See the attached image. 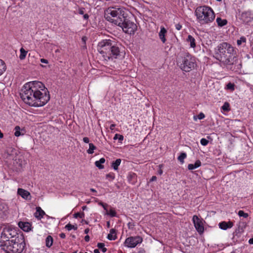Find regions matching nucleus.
Instances as JSON below:
<instances>
[{
  "label": "nucleus",
  "mask_w": 253,
  "mask_h": 253,
  "mask_svg": "<svg viewBox=\"0 0 253 253\" xmlns=\"http://www.w3.org/2000/svg\"><path fill=\"white\" fill-rule=\"evenodd\" d=\"M97 247L99 249H101L103 253H105L107 251V249L104 247L105 245H104V243H99L97 244Z\"/></svg>",
  "instance_id": "33"
},
{
  "label": "nucleus",
  "mask_w": 253,
  "mask_h": 253,
  "mask_svg": "<svg viewBox=\"0 0 253 253\" xmlns=\"http://www.w3.org/2000/svg\"><path fill=\"white\" fill-rule=\"evenodd\" d=\"M127 179L129 182L133 184L134 183L136 180V174L133 172H130L127 176Z\"/></svg>",
  "instance_id": "21"
},
{
  "label": "nucleus",
  "mask_w": 253,
  "mask_h": 253,
  "mask_svg": "<svg viewBox=\"0 0 253 253\" xmlns=\"http://www.w3.org/2000/svg\"><path fill=\"white\" fill-rule=\"evenodd\" d=\"M239 19L244 24H248L253 20V13L251 11L242 12L239 15Z\"/></svg>",
  "instance_id": "12"
},
{
  "label": "nucleus",
  "mask_w": 253,
  "mask_h": 253,
  "mask_svg": "<svg viewBox=\"0 0 253 253\" xmlns=\"http://www.w3.org/2000/svg\"><path fill=\"white\" fill-rule=\"evenodd\" d=\"M15 132H14V135L15 136H19L20 135H21V133H20V127L19 126H16L15 127Z\"/></svg>",
  "instance_id": "36"
},
{
  "label": "nucleus",
  "mask_w": 253,
  "mask_h": 253,
  "mask_svg": "<svg viewBox=\"0 0 253 253\" xmlns=\"http://www.w3.org/2000/svg\"><path fill=\"white\" fill-rule=\"evenodd\" d=\"M59 236L60 237V238L62 239H64L66 237L65 234L63 233H61V234H60Z\"/></svg>",
  "instance_id": "50"
},
{
  "label": "nucleus",
  "mask_w": 253,
  "mask_h": 253,
  "mask_svg": "<svg viewBox=\"0 0 253 253\" xmlns=\"http://www.w3.org/2000/svg\"><path fill=\"white\" fill-rule=\"evenodd\" d=\"M107 227H110V222L109 221H108L107 222Z\"/></svg>",
  "instance_id": "61"
},
{
  "label": "nucleus",
  "mask_w": 253,
  "mask_h": 253,
  "mask_svg": "<svg viewBox=\"0 0 253 253\" xmlns=\"http://www.w3.org/2000/svg\"><path fill=\"white\" fill-rule=\"evenodd\" d=\"M226 88L227 89H230V90L233 91L235 89V84L231 83H229L226 85Z\"/></svg>",
  "instance_id": "38"
},
{
  "label": "nucleus",
  "mask_w": 253,
  "mask_h": 253,
  "mask_svg": "<svg viewBox=\"0 0 253 253\" xmlns=\"http://www.w3.org/2000/svg\"><path fill=\"white\" fill-rule=\"evenodd\" d=\"M99 251L98 249H95L94 250V253H99Z\"/></svg>",
  "instance_id": "57"
},
{
  "label": "nucleus",
  "mask_w": 253,
  "mask_h": 253,
  "mask_svg": "<svg viewBox=\"0 0 253 253\" xmlns=\"http://www.w3.org/2000/svg\"><path fill=\"white\" fill-rule=\"evenodd\" d=\"M65 228L67 229L68 231H70L72 229H74V230H77L78 227L77 226V225H72L70 223H68V224H67Z\"/></svg>",
  "instance_id": "32"
},
{
  "label": "nucleus",
  "mask_w": 253,
  "mask_h": 253,
  "mask_svg": "<svg viewBox=\"0 0 253 253\" xmlns=\"http://www.w3.org/2000/svg\"><path fill=\"white\" fill-rule=\"evenodd\" d=\"M187 41L190 42V46L191 47L194 48L196 46L195 40L191 35H189L188 36Z\"/></svg>",
  "instance_id": "23"
},
{
  "label": "nucleus",
  "mask_w": 253,
  "mask_h": 253,
  "mask_svg": "<svg viewBox=\"0 0 253 253\" xmlns=\"http://www.w3.org/2000/svg\"><path fill=\"white\" fill-rule=\"evenodd\" d=\"M6 252V253H11L10 252H8V251H5Z\"/></svg>",
  "instance_id": "64"
},
{
  "label": "nucleus",
  "mask_w": 253,
  "mask_h": 253,
  "mask_svg": "<svg viewBox=\"0 0 253 253\" xmlns=\"http://www.w3.org/2000/svg\"><path fill=\"white\" fill-rule=\"evenodd\" d=\"M40 61L42 63H45V64H47L48 62L47 60L44 59V58L41 59Z\"/></svg>",
  "instance_id": "49"
},
{
  "label": "nucleus",
  "mask_w": 253,
  "mask_h": 253,
  "mask_svg": "<svg viewBox=\"0 0 253 253\" xmlns=\"http://www.w3.org/2000/svg\"><path fill=\"white\" fill-rule=\"evenodd\" d=\"M84 215H85V214L84 212H77L74 214V217H75V218L79 217L80 218H83L84 217Z\"/></svg>",
  "instance_id": "34"
},
{
  "label": "nucleus",
  "mask_w": 253,
  "mask_h": 253,
  "mask_svg": "<svg viewBox=\"0 0 253 253\" xmlns=\"http://www.w3.org/2000/svg\"><path fill=\"white\" fill-rule=\"evenodd\" d=\"M105 160L104 158H101L99 161H96L95 163V166L99 169H102L104 168V166L101 164L104 163Z\"/></svg>",
  "instance_id": "24"
},
{
  "label": "nucleus",
  "mask_w": 253,
  "mask_h": 253,
  "mask_svg": "<svg viewBox=\"0 0 253 253\" xmlns=\"http://www.w3.org/2000/svg\"><path fill=\"white\" fill-rule=\"evenodd\" d=\"M84 19L87 20V19H88L89 16H88V15L87 14H85L84 15Z\"/></svg>",
  "instance_id": "53"
},
{
  "label": "nucleus",
  "mask_w": 253,
  "mask_h": 253,
  "mask_svg": "<svg viewBox=\"0 0 253 253\" xmlns=\"http://www.w3.org/2000/svg\"><path fill=\"white\" fill-rule=\"evenodd\" d=\"M85 39L86 38L85 37H84L82 38V40L85 42Z\"/></svg>",
  "instance_id": "60"
},
{
  "label": "nucleus",
  "mask_w": 253,
  "mask_h": 253,
  "mask_svg": "<svg viewBox=\"0 0 253 253\" xmlns=\"http://www.w3.org/2000/svg\"><path fill=\"white\" fill-rule=\"evenodd\" d=\"M249 243L250 244H253V237L249 240Z\"/></svg>",
  "instance_id": "55"
},
{
  "label": "nucleus",
  "mask_w": 253,
  "mask_h": 253,
  "mask_svg": "<svg viewBox=\"0 0 253 253\" xmlns=\"http://www.w3.org/2000/svg\"><path fill=\"white\" fill-rule=\"evenodd\" d=\"M120 27L124 32L128 34H133L137 30L136 25L129 19L128 16L123 19V23Z\"/></svg>",
  "instance_id": "9"
},
{
  "label": "nucleus",
  "mask_w": 253,
  "mask_h": 253,
  "mask_svg": "<svg viewBox=\"0 0 253 253\" xmlns=\"http://www.w3.org/2000/svg\"><path fill=\"white\" fill-rule=\"evenodd\" d=\"M20 54L19 56V58L20 60H23L25 58L26 56L27 53V51H26L23 48H21L20 50Z\"/></svg>",
  "instance_id": "28"
},
{
  "label": "nucleus",
  "mask_w": 253,
  "mask_h": 253,
  "mask_svg": "<svg viewBox=\"0 0 253 253\" xmlns=\"http://www.w3.org/2000/svg\"><path fill=\"white\" fill-rule=\"evenodd\" d=\"M134 226V224L133 223L129 222L128 223V227L129 229H133V227Z\"/></svg>",
  "instance_id": "47"
},
{
  "label": "nucleus",
  "mask_w": 253,
  "mask_h": 253,
  "mask_svg": "<svg viewBox=\"0 0 253 253\" xmlns=\"http://www.w3.org/2000/svg\"><path fill=\"white\" fill-rule=\"evenodd\" d=\"M45 214V212L41 209V207L36 208V211L35 213V216L38 219H41Z\"/></svg>",
  "instance_id": "15"
},
{
  "label": "nucleus",
  "mask_w": 253,
  "mask_h": 253,
  "mask_svg": "<svg viewBox=\"0 0 253 253\" xmlns=\"http://www.w3.org/2000/svg\"><path fill=\"white\" fill-rule=\"evenodd\" d=\"M167 33V30L164 27L161 28V31L159 32V36L163 43H165L166 42V39L165 38L166 34Z\"/></svg>",
  "instance_id": "17"
},
{
  "label": "nucleus",
  "mask_w": 253,
  "mask_h": 253,
  "mask_svg": "<svg viewBox=\"0 0 253 253\" xmlns=\"http://www.w3.org/2000/svg\"><path fill=\"white\" fill-rule=\"evenodd\" d=\"M89 149L87 150L88 154H91L94 152V150L96 149V146L93 143L89 144Z\"/></svg>",
  "instance_id": "29"
},
{
  "label": "nucleus",
  "mask_w": 253,
  "mask_h": 253,
  "mask_svg": "<svg viewBox=\"0 0 253 253\" xmlns=\"http://www.w3.org/2000/svg\"><path fill=\"white\" fill-rule=\"evenodd\" d=\"M177 65L183 71L188 72L193 70L196 66L194 57L188 53H180L176 59Z\"/></svg>",
  "instance_id": "6"
},
{
  "label": "nucleus",
  "mask_w": 253,
  "mask_h": 253,
  "mask_svg": "<svg viewBox=\"0 0 253 253\" xmlns=\"http://www.w3.org/2000/svg\"><path fill=\"white\" fill-rule=\"evenodd\" d=\"M175 28L177 30H180L182 28V25L181 24H180V23H177L175 25Z\"/></svg>",
  "instance_id": "44"
},
{
  "label": "nucleus",
  "mask_w": 253,
  "mask_h": 253,
  "mask_svg": "<svg viewBox=\"0 0 253 253\" xmlns=\"http://www.w3.org/2000/svg\"><path fill=\"white\" fill-rule=\"evenodd\" d=\"M8 207L7 205L2 203L0 202V216H2L5 215L7 211Z\"/></svg>",
  "instance_id": "18"
},
{
  "label": "nucleus",
  "mask_w": 253,
  "mask_h": 253,
  "mask_svg": "<svg viewBox=\"0 0 253 253\" xmlns=\"http://www.w3.org/2000/svg\"><path fill=\"white\" fill-rule=\"evenodd\" d=\"M84 8H79V14H84Z\"/></svg>",
  "instance_id": "48"
},
{
  "label": "nucleus",
  "mask_w": 253,
  "mask_h": 253,
  "mask_svg": "<svg viewBox=\"0 0 253 253\" xmlns=\"http://www.w3.org/2000/svg\"><path fill=\"white\" fill-rule=\"evenodd\" d=\"M198 117L200 120L203 119L205 118V115L203 113H201L198 115Z\"/></svg>",
  "instance_id": "45"
},
{
  "label": "nucleus",
  "mask_w": 253,
  "mask_h": 253,
  "mask_svg": "<svg viewBox=\"0 0 253 253\" xmlns=\"http://www.w3.org/2000/svg\"><path fill=\"white\" fill-rule=\"evenodd\" d=\"M99 204L101 205L103 208V209L107 211L108 205L107 204H104L102 202H100Z\"/></svg>",
  "instance_id": "43"
},
{
  "label": "nucleus",
  "mask_w": 253,
  "mask_h": 253,
  "mask_svg": "<svg viewBox=\"0 0 253 253\" xmlns=\"http://www.w3.org/2000/svg\"><path fill=\"white\" fill-rule=\"evenodd\" d=\"M139 253H144V251L143 250V251H141L139 252Z\"/></svg>",
  "instance_id": "63"
},
{
  "label": "nucleus",
  "mask_w": 253,
  "mask_h": 253,
  "mask_svg": "<svg viewBox=\"0 0 253 253\" xmlns=\"http://www.w3.org/2000/svg\"><path fill=\"white\" fill-rule=\"evenodd\" d=\"M209 141L205 138H202L201 139V144L203 146H206L209 143Z\"/></svg>",
  "instance_id": "40"
},
{
  "label": "nucleus",
  "mask_w": 253,
  "mask_h": 253,
  "mask_svg": "<svg viewBox=\"0 0 253 253\" xmlns=\"http://www.w3.org/2000/svg\"><path fill=\"white\" fill-rule=\"evenodd\" d=\"M127 16V13L124 8L110 7L105 11L106 19L119 27Z\"/></svg>",
  "instance_id": "4"
},
{
  "label": "nucleus",
  "mask_w": 253,
  "mask_h": 253,
  "mask_svg": "<svg viewBox=\"0 0 253 253\" xmlns=\"http://www.w3.org/2000/svg\"><path fill=\"white\" fill-rule=\"evenodd\" d=\"M107 214H109L111 217H115L116 216V212L113 209H110L109 212Z\"/></svg>",
  "instance_id": "39"
},
{
  "label": "nucleus",
  "mask_w": 253,
  "mask_h": 253,
  "mask_svg": "<svg viewBox=\"0 0 253 253\" xmlns=\"http://www.w3.org/2000/svg\"><path fill=\"white\" fill-rule=\"evenodd\" d=\"M90 191L93 192H96V190L93 188H91Z\"/></svg>",
  "instance_id": "62"
},
{
  "label": "nucleus",
  "mask_w": 253,
  "mask_h": 253,
  "mask_svg": "<svg viewBox=\"0 0 253 253\" xmlns=\"http://www.w3.org/2000/svg\"><path fill=\"white\" fill-rule=\"evenodd\" d=\"M159 174L161 175L163 173V170L162 169H160L158 171Z\"/></svg>",
  "instance_id": "58"
},
{
  "label": "nucleus",
  "mask_w": 253,
  "mask_h": 253,
  "mask_svg": "<svg viewBox=\"0 0 253 253\" xmlns=\"http://www.w3.org/2000/svg\"><path fill=\"white\" fill-rule=\"evenodd\" d=\"M84 240L86 241V242H88L89 241V236L88 235H86L85 237H84Z\"/></svg>",
  "instance_id": "52"
},
{
  "label": "nucleus",
  "mask_w": 253,
  "mask_h": 253,
  "mask_svg": "<svg viewBox=\"0 0 253 253\" xmlns=\"http://www.w3.org/2000/svg\"><path fill=\"white\" fill-rule=\"evenodd\" d=\"M6 69V65L4 61L0 59V76L5 71Z\"/></svg>",
  "instance_id": "26"
},
{
  "label": "nucleus",
  "mask_w": 253,
  "mask_h": 253,
  "mask_svg": "<svg viewBox=\"0 0 253 253\" xmlns=\"http://www.w3.org/2000/svg\"><path fill=\"white\" fill-rule=\"evenodd\" d=\"M238 215L240 217H244V218H247L249 216L248 213H245L243 211L240 210L238 211Z\"/></svg>",
  "instance_id": "35"
},
{
  "label": "nucleus",
  "mask_w": 253,
  "mask_h": 253,
  "mask_svg": "<svg viewBox=\"0 0 253 253\" xmlns=\"http://www.w3.org/2000/svg\"><path fill=\"white\" fill-rule=\"evenodd\" d=\"M217 25L219 27H222L226 25L227 23L226 19H222L220 17H217L216 19Z\"/></svg>",
  "instance_id": "22"
},
{
  "label": "nucleus",
  "mask_w": 253,
  "mask_h": 253,
  "mask_svg": "<svg viewBox=\"0 0 253 253\" xmlns=\"http://www.w3.org/2000/svg\"><path fill=\"white\" fill-rule=\"evenodd\" d=\"M218 225L220 229L225 230L232 228L233 226V223L230 221L228 222L222 221L219 223Z\"/></svg>",
  "instance_id": "13"
},
{
  "label": "nucleus",
  "mask_w": 253,
  "mask_h": 253,
  "mask_svg": "<svg viewBox=\"0 0 253 253\" xmlns=\"http://www.w3.org/2000/svg\"><path fill=\"white\" fill-rule=\"evenodd\" d=\"M229 106V104L228 102H226L224 103L221 108L223 110L225 111H228L230 110Z\"/></svg>",
  "instance_id": "37"
},
{
  "label": "nucleus",
  "mask_w": 253,
  "mask_h": 253,
  "mask_svg": "<svg viewBox=\"0 0 253 253\" xmlns=\"http://www.w3.org/2000/svg\"><path fill=\"white\" fill-rule=\"evenodd\" d=\"M157 180V177L156 176H153L150 179V181H154Z\"/></svg>",
  "instance_id": "51"
},
{
  "label": "nucleus",
  "mask_w": 253,
  "mask_h": 253,
  "mask_svg": "<svg viewBox=\"0 0 253 253\" xmlns=\"http://www.w3.org/2000/svg\"><path fill=\"white\" fill-rule=\"evenodd\" d=\"M18 237V234L15 228L11 226H6L3 229L1 234L0 245L6 244L10 241L11 239H14Z\"/></svg>",
  "instance_id": "8"
},
{
  "label": "nucleus",
  "mask_w": 253,
  "mask_h": 253,
  "mask_svg": "<svg viewBox=\"0 0 253 253\" xmlns=\"http://www.w3.org/2000/svg\"><path fill=\"white\" fill-rule=\"evenodd\" d=\"M201 165V162L200 160H197L194 164H189L188 165V169L189 170H193L195 169H196Z\"/></svg>",
  "instance_id": "20"
},
{
  "label": "nucleus",
  "mask_w": 253,
  "mask_h": 253,
  "mask_svg": "<svg viewBox=\"0 0 253 253\" xmlns=\"http://www.w3.org/2000/svg\"><path fill=\"white\" fill-rule=\"evenodd\" d=\"M17 193L25 199H27L28 197L30 195V193L28 191L22 188L18 189Z\"/></svg>",
  "instance_id": "16"
},
{
  "label": "nucleus",
  "mask_w": 253,
  "mask_h": 253,
  "mask_svg": "<svg viewBox=\"0 0 253 253\" xmlns=\"http://www.w3.org/2000/svg\"><path fill=\"white\" fill-rule=\"evenodd\" d=\"M83 140V141L86 143H88L89 142V139L87 137H84Z\"/></svg>",
  "instance_id": "46"
},
{
  "label": "nucleus",
  "mask_w": 253,
  "mask_h": 253,
  "mask_svg": "<svg viewBox=\"0 0 253 253\" xmlns=\"http://www.w3.org/2000/svg\"><path fill=\"white\" fill-rule=\"evenodd\" d=\"M23 101L31 106H43L50 99L49 91L41 82L33 81L26 83L20 92Z\"/></svg>",
  "instance_id": "1"
},
{
  "label": "nucleus",
  "mask_w": 253,
  "mask_h": 253,
  "mask_svg": "<svg viewBox=\"0 0 253 253\" xmlns=\"http://www.w3.org/2000/svg\"><path fill=\"white\" fill-rule=\"evenodd\" d=\"M0 246L5 251L10 252L11 253H21L25 248V243L23 238L19 239L18 237Z\"/></svg>",
  "instance_id": "7"
},
{
  "label": "nucleus",
  "mask_w": 253,
  "mask_h": 253,
  "mask_svg": "<svg viewBox=\"0 0 253 253\" xmlns=\"http://www.w3.org/2000/svg\"><path fill=\"white\" fill-rule=\"evenodd\" d=\"M246 42V38L244 37H241L240 39L237 41L238 45H245Z\"/></svg>",
  "instance_id": "30"
},
{
  "label": "nucleus",
  "mask_w": 253,
  "mask_h": 253,
  "mask_svg": "<svg viewBox=\"0 0 253 253\" xmlns=\"http://www.w3.org/2000/svg\"><path fill=\"white\" fill-rule=\"evenodd\" d=\"M86 208H87V207H86V206H83V207H82V209H83V210H85Z\"/></svg>",
  "instance_id": "59"
},
{
  "label": "nucleus",
  "mask_w": 253,
  "mask_h": 253,
  "mask_svg": "<svg viewBox=\"0 0 253 253\" xmlns=\"http://www.w3.org/2000/svg\"><path fill=\"white\" fill-rule=\"evenodd\" d=\"M46 242V246L48 248H50L53 244V239L52 237L49 235L48 236L45 240Z\"/></svg>",
  "instance_id": "25"
},
{
  "label": "nucleus",
  "mask_w": 253,
  "mask_h": 253,
  "mask_svg": "<svg viewBox=\"0 0 253 253\" xmlns=\"http://www.w3.org/2000/svg\"><path fill=\"white\" fill-rule=\"evenodd\" d=\"M192 220L197 231L200 234H202L204 231V227L203 223V219H200L196 215L193 216Z\"/></svg>",
  "instance_id": "11"
},
{
  "label": "nucleus",
  "mask_w": 253,
  "mask_h": 253,
  "mask_svg": "<svg viewBox=\"0 0 253 253\" xmlns=\"http://www.w3.org/2000/svg\"><path fill=\"white\" fill-rule=\"evenodd\" d=\"M107 178H110L111 180H113L115 178V176L113 173H108L106 175Z\"/></svg>",
  "instance_id": "41"
},
{
  "label": "nucleus",
  "mask_w": 253,
  "mask_h": 253,
  "mask_svg": "<svg viewBox=\"0 0 253 253\" xmlns=\"http://www.w3.org/2000/svg\"><path fill=\"white\" fill-rule=\"evenodd\" d=\"M116 126V125L115 124H112L110 126V129L111 130H113L114 129V127H115Z\"/></svg>",
  "instance_id": "54"
},
{
  "label": "nucleus",
  "mask_w": 253,
  "mask_h": 253,
  "mask_svg": "<svg viewBox=\"0 0 253 253\" xmlns=\"http://www.w3.org/2000/svg\"><path fill=\"white\" fill-rule=\"evenodd\" d=\"M117 138L119 139L120 140L122 141V140H123L124 137L122 135H119V134H116L115 135V137H114V139H116Z\"/></svg>",
  "instance_id": "42"
},
{
  "label": "nucleus",
  "mask_w": 253,
  "mask_h": 253,
  "mask_svg": "<svg viewBox=\"0 0 253 253\" xmlns=\"http://www.w3.org/2000/svg\"><path fill=\"white\" fill-rule=\"evenodd\" d=\"M19 227L25 232H28L31 230V225L29 222L20 221L18 223Z\"/></svg>",
  "instance_id": "14"
},
{
  "label": "nucleus",
  "mask_w": 253,
  "mask_h": 253,
  "mask_svg": "<svg viewBox=\"0 0 253 253\" xmlns=\"http://www.w3.org/2000/svg\"><path fill=\"white\" fill-rule=\"evenodd\" d=\"M186 154L185 153H181L178 157V160L179 162L183 164L184 163V159L186 157Z\"/></svg>",
  "instance_id": "31"
},
{
  "label": "nucleus",
  "mask_w": 253,
  "mask_h": 253,
  "mask_svg": "<svg viewBox=\"0 0 253 253\" xmlns=\"http://www.w3.org/2000/svg\"><path fill=\"white\" fill-rule=\"evenodd\" d=\"M217 51L215 53V57L220 62L228 66L230 70L237 72L242 67L240 61L234 55L233 47L227 42H222L217 46Z\"/></svg>",
  "instance_id": "2"
},
{
  "label": "nucleus",
  "mask_w": 253,
  "mask_h": 253,
  "mask_svg": "<svg viewBox=\"0 0 253 253\" xmlns=\"http://www.w3.org/2000/svg\"><path fill=\"white\" fill-rule=\"evenodd\" d=\"M98 50L106 61L117 58L121 52L119 44L110 39L104 40L99 42Z\"/></svg>",
  "instance_id": "3"
},
{
  "label": "nucleus",
  "mask_w": 253,
  "mask_h": 253,
  "mask_svg": "<svg viewBox=\"0 0 253 253\" xmlns=\"http://www.w3.org/2000/svg\"><path fill=\"white\" fill-rule=\"evenodd\" d=\"M195 15L198 22L201 24L210 23L215 18V14L212 8L206 5L198 7L195 10Z\"/></svg>",
  "instance_id": "5"
},
{
  "label": "nucleus",
  "mask_w": 253,
  "mask_h": 253,
  "mask_svg": "<svg viewBox=\"0 0 253 253\" xmlns=\"http://www.w3.org/2000/svg\"><path fill=\"white\" fill-rule=\"evenodd\" d=\"M121 162V160L120 159H118L112 163V167L114 170H117L118 169V167L120 165Z\"/></svg>",
  "instance_id": "27"
},
{
  "label": "nucleus",
  "mask_w": 253,
  "mask_h": 253,
  "mask_svg": "<svg viewBox=\"0 0 253 253\" xmlns=\"http://www.w3.org/2000/svg\"><path fill=\"white\" fill-rule=\"evenodd\" d=\"M107 239L109 240H115L117 239L116 230L115 229H111L110 233L107 236Z\"/></svg>",
  "instance_id": "19"
},
{
  "label": "nucleus",
  "mask_w": 253,
  "mask_h": 253,
  "mask_svg": "<svg viewBox=\"0 0 253 253\" xmlns=\"http://www.w3.org/2000/svg\"><path fill=\"white\" fill-rule=\"evenodd\" d=\"M142 238L139 236L129 237L126 239L125 245L128 248H134L138 244L142 243Z\"/></svg>",
  "instance_id": "10"
},
{
  "label": "nucleus",
  "mask_w": 253,
  "mask_h": 253,
  "mask_svg": "<svg viewBox=\"0 0 253 253\" xmlns=\"http://www.w3.org/2000/svg\"><path fill=\"white\" fill-rule=\"evenodd\" d=\"M89 231V229L88 228H86L84 230V233L87 234Z\"/></svg>",
  "instance_id": "56"
}]
</instances>
